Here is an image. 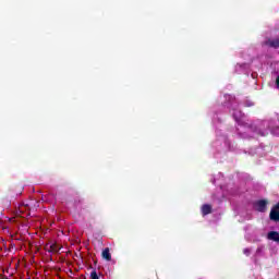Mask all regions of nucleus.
I'll list each match as a JSON object with an SVG mask.
<instances>
[{
    "mask_svg": "<svg viewBox=\"0 0 279 279\" xmlns=\"http://www.w3.org/2000/svg\"><path fill=\"white\" fill-rule=\"evenodd\" d=\"M256 210L259 213H265L267 208V201H258L255 205Z\"/></svg>",
    "mask_w": 279,
    "mask_h": 279,
    "instance_id": "1",
    "label": "nucleus"
},
{
    "mask_svg": "<svg viewBox=\"0 0 279 279\" xmlns=\"http://www.w3.org/2000/svg\"><path fill=\"white\" fill-rule=\"evenodd\" d=\"M101 256L105 260H112V254H110V248L109 247H106L102 253H101Z\"/></svg>",
    "mask_w": 279,
    "mask_h": 279,
    "instance_id": "2",
    "label": "nucleus"
},
{
    "mask_svg": "<svg viewBox=\"0 0 279 279\" xmlns=\"http://www.w3.org/2000/svg\"><path fill=\"white\" fill-rule=\"evenodd\" d=\"M268 239L269 241H276L277 243H279V233L276 231H271L268 233Z\"/></svg>",
    "mask_w": 279,
    "mask_h": 279,
    "instance_id": "3",
    "label": "nucleus"
},
{
    "mask_svg": "<svg viewBox=\"0 0 279 279\" xmlns=\"http://www.w3.org/2000/svg\"><path fill=\"white\" fill-rule=\"evenodd\" d=\"M266 45L268 47H275V48H278L279 47V38L278 39H268L266 41Z\"/></svg>",
    "mask_w": 279,
    "mask_h": 279,
    "instance_id": "4",
    "label": "nucleus"
},
{
    "mask_svg": "<svg viewBox=\"0 0 279 279\" xmlns=\"http://www.w3.org/2000/svg\"><path fill=\"white\" fill-rule=\"evenodd\" d=\"M202 215L206 217V215H210V205L205 204L202 206Z\"/></svg>",
    "mask_w": 279,
    "mask_h": 279,
    "instance_id": "5",
    "label": "nucleus"
},
{
    "mask_svg": "<svg viewBox=\"0 0 279 279\" xmlns=\"http://www.w3.org/2000/svg\"><path fill=\"white\" fill-rule=\"evenodd\" d=\"M48 252H60V248L58 247V244H51Z\"/></svg>",
    "mask_w": 279,
    "mask_h": 279,
    "instance_id": "6",
    "label": "nucleus"
},
{
    "mask_svg": "<svg viewBox=\"0 0 279 279\" xmlns=\"http://www.w3.org/2000/svg\"><path fill=\"white\" fill-rule=\"evenodd\" d=\"M90 279H99V275H97V270H93L90 272Z\"/></svg>",
    "mask_w": 279,
    "mask_h": 279,
    "instance_id": "7",
    "label": "nucleus"
},
{
    "mask_svg": "<svg viewBox=\"0 0 279 279\" xmlns=\"http://www.w3.org/2000/svg\"><path fill=\"white\" fill-rule=\"evenodd\" d=\"M243 252H244L245 256H250V252H251L250 248H244Z\"/></svg>",
    "mask_w": 279,
    "mask_h": 279,
    "instance_id": "8",
    "label": "nucleus"
},
{
    "mask_svg": "<svg viewBox=\"0 0 279 279\" xmlns=\"http://www.w3.org/2000/svg\"><path fill=\"white\" fill-rule=\"evenodd\" d=\"M276 86H277V88H279V76L276 80Z\"/></svg>",
    "mask_w": 279,
    "mask_h": 279,
    "instance_id": "9",
    "label": "nucleus"
}]
</instances>
